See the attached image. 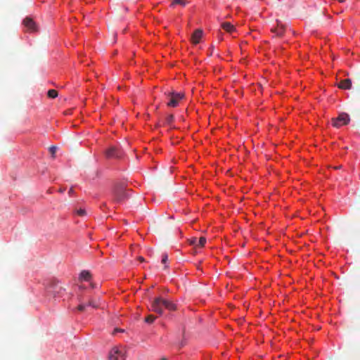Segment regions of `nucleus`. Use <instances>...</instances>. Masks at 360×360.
Masks as SVG:
<instances>
[{
    "instance_id": "obj_23",
    "label": "nucleus",
    "mask_w": 360,
    "mask_h": 360,
    "mask_svg": "<svg viewBox=\"0 0 360 360\" xmlns=\"http://www.w3.org/2000/svg\"><path fill=\"white\" fill-rule=\"evenodd\" d=\"M56 150H57V148H56V146H51V147L49 148V151H50V153H51L53 155L56 153Z\"/></svg>"
},
{
    "instance_id": "obj_6",
    "label": "nucleus",
    "mask_w": 360,
    "mask_h": 360,
    "mask_svg": "<svg viewBox=\"0 0 360 360\" xmlns=\"http://www.w3.org/2000/svg\"><path fill=\"white\" fill-rule=\"evenodd\" d=\"M184 93L172 92L169 94V101L167 105L169 107H176L179 102L184 98Z\"/></svg>"
},
{
    "instance_id": "obj_10",
    "label": "nucleus",
    "mask_w": 360,
    "mask_h": 360,
    "mask_svg": "<svg viewBox=\"0 0 360 360\" xmlns=\"http://www.w3.org/2000/svg\"><path fill=\"white\" fill-rule=\"evenodd\" d=\"M202 36V31L201 30H196L191 37V41L193 44H196L200 42V40Z\"/></svg>"
},
{
    "instance_id": "obj_20",
    "label": "nucleus",
    "mask_w": 360,
    "mask_h": 360,
    "mask_svg": "<svg viewBox=\"0 0 360 360\" xmlns=\"http://www.w3.org/2000/svg\"><path fill=\"white\" fill-rule=\"evenodd\" d=\"M155 319L156 317L155 316L148 315L147 317H146L145 322L148 323H152L155 320Z\"/></svg>"
},
{
    "instance_id": "obj_2",
    "label": "nucleus",
    "mask_w": 360,
    "mask_h": 360,
    "mask_svg": "<svg viewBox=\"0 0 360 360\" xmlns=\"http://www.w3.org/2000/svg\"><path fill=\"white\" fill-rule=\"evenodd\" d=\"M113 195L115 200L117 202H120L129 197L128 193L125 191L124 186L122 184L115 185L113 189Z\"/></svg>"
},
{
    "instance_id": "obj_24",
    "label": "nucleus",
    "mask_w": 360,
    "mask_h": 360,
    "mask_svg": "<svg viewBox=\"0 0 360 360\" xmlns=\"http://www.w3.org/2000/svg\"><path fill=\"white\" fill-rule=\"evenodd\" d=\"M77 213L79 216H84L86 214V211L85 210L79 209L77 210Z\"/></svg>"
},
{
    "instance_id": "obj_15",
    "label": "nucleus",
    "mask_w": 360,
    "mask_h": 360,
    "mask_svg": "<svg viewBox=\"0 0 360 360\" xmlns=\"http://www.w3.org/2000/svg\"><path fill=\"white\" fill-rule=\"evenodd\" d=\"M91 278V274L89 271L84 270L79 274V279L88 281Z\"/></svg>"
},
{
    "instance_id": "obj_14",
    "label": "nucleus",
    "mask_w": 360,
    "mask_h": 360,
    "mask_svg": "<svg viewBox=\"0 0 360 360\" xmlns=\"http://www.w3.org/2000/svg\"><path fill=\"white\" fill-rule=\"evenodd\" d=\"M221 27L226 30V32L229 33H232L235 31V27L233 25H231L230 22H224L221 23Z\"/></svg>"
},
{
    "instance_id": "obj_9",
    "label": "nucleus",
    "mask_w": 360,
    "mask_h": 360,
    "mask_svg": "<svg viewBox=\"0 0 360 360\" xmlns=\"http://www.w3.org/2000/svg\"><path fill=\"white\" fill-rule=\"evenodd\" d=\"M206 243V238L205 237H200L198 239L195 237L191 238L189 240V243L195 247H203Z\"/></svg>"
},
{
    "instance_id": "obj_5",
    "label": "nucleus",
    "mask_w": 360,
    "mask_h": 360,
    "mask_svg": "<svg viewBox=\"0 0 360 360\" xmlns=\"http://www.w3.org/2000/svg\"><path fill=\"white\" fill-rule=\"evenodd\" d=\"M163 299L161 297H157L155 298L151 303L150 309L161 315L163 313Z\"/></svg>"
},
{
    "instance_id": "obj_4",
    "label": "nucleus",
    "mask_w": 360,
    "mask_h": 360,
    "mask_svg": "<svg viewBox=\"0 0 360 360\" xmlns=\"http://www.w3.org/2000/svg\"><path fill=\"white\" fill-rule=\"evenodd\" d=\"M349 122V117L347 113H341L336 118L332 120V124L337 128L346 125Z\"/></svg>"
},
{
    "instance_id": "obj_1",
    "label": "nucleus",
    "mask_w": 360,
    "mask_h": 360,
    "mask_svg": "<svg viewBox=\"0 0 360 360\" xmlns=\"http://www.w3.org/2000/svg\"><path fill=\"white\" fill-rule=\"evenodd\" d=\"M46 290L48 295L53 297H60L65 289L59 284L58 281H51L46 287Z\"/></svg>"
},
{
    "instance_id": "obj_17",
    "label": "nucleus",
    "mask_w": 360,
    "mask_h": 360,
    "mask_svg": "<svg viewBox=\"0 0 360 360\" xmlns=\"http://www.w3.org/2000/svg\"><path fill=\"white\" fill-rule=\"evenodd\" d=\"M188 4V0H172L171 6H174L176 4L181 5V6H185Z\"/></svg>"
},
{
    "instance_id": "obj_7",
    "label": "nucleus",
    "mask_w": 360,
    "mask_h": 360,
    "mask_svg": "<svg viewBox=\"0 0 360 360\" xmlns=\"http://www.w3.org/2000/svg\"><path fill=\"white\" fill-rule=\"evenodd\" d=\"M108 158H120L123 155V152L117 147L111 146L105 152Z\"/></svg>"
},
{
    "instance_id": "obj_16",
    "label": "nucleus",
    "mask_w": 360,
    "mask_h": 360,
    "mask_svg": "<svg viewBox=\"0 0 360 360\" xmlns=\"http://www.w3.org/2000/svg\"><path fill=\"white\" fill-rule=\"evenodd\" d=\"M86 307H91L93 308H98L99 307V303L98 300L95 299H90L88 302H86Z\"/></svg>"
},
{
    "instance_id": "obj_21",
    "label": "nucleus",
    "mask_w": 360,
    "mask_h": 360,
    "mask_svg": "<svg viewBox=\"0 0 360 360\" xmlns=\"http://www.w3.org/2000/svg\"><path fill=\"white\" fill-rule=\"evenodd\" d=\"M174 115H169L165 119V122L167 124L170 125L172 124V122L174 121Z\"/></svg>"
},
{
    "instance_id": "obj_8",
    "label": "nucleus",
    "mask_w": 360,
    "mask_h": 360,
    "mask_svg": "<svg viewBox=\"0 0 360 360\" xmlns=\"http://www.w3.org/2000/svg\"><path fill=\"white\" fill-rule=\"evenodd\" d=\"M23 25L30 32H37V26L35 22L31 18L27 17L23 20Z\"/></svg>"
},
{
    "instance_id": "obj_29",
    "label": "nucleus",
    "mask_w": 360,
    "mask_h": 360,
    "mask_svg": "<svg viewBox=\"0 0 360 360\" xmlns=\"http://www.w3.org/2000/svg\"><path fill=\"white\" fill-rule=\"evenodd\" d=\"M161 360H167V359H165V358H162Z\"/></svg>"
},
{
    "instance_id": "obj_22",
    "label": "nucleus",
    "mask_w": 360,
    "mask_h": 360,
    "mask_svg": "<svg viewBox=\"0 0 360 360\" xmlns=\"http://www.w3.org/2000/svg\"><path fill=\"white\" fill-rule=\"evenodd\" d=\"M168 259V255L167 253H163L162 255V263L165 264Z\"/></svg>"
},
{
    "instance_id": "obj_25",
    "label": "nucleus",
    "mask_w": 360,
    "mask_h": 360,
    "mask_svg": "<svg viewBox=\"0 0 360 360\" xmlns=\"http://www.w3.org/2000/svg\"><path fill=\"white\" fill-rule=\"evenodd\" d=\"M74 193V190H73V188H70L69 191H68V193L70 195H72Z\"/></svg>"
},
{
    "instance_id": "obj_18",
    "label": "nucleus",
    "mask_w": 360,
    "mask_h": 360,
    "mask_svg": "<svg viewBox=\"0 0 360 360\" xmlns=\"http://www.w3.org/2000/svg\"><path fill=\"white\" fill-rule=\"evenodd\" d=\"M78 300L79 302V304L77 307V309L79 311H83L85 310V309L87 307L86 302H84L81 297L78 298Z\"/></svg>"
},
{
    "instance_id": "obj_13",
    "label": "nucleus",
    "mask_w": 360,
    "mask_h": 360,
    "mask_svg": "<svg viewBox=\"0 0 360 360\" xmlns=\"http://www.w3.org/2000/svg\"><path fill=\"white\" fill-rule=\"evenodd\" d=\"M163 304L164 307L169 311H175L177 309L176 305L174 303L167 300L163 299Z\"/></svg>"
},
{
    "instance_id": "obj_3",
    "label": "nucleus",
    "mask_w": 360,
    "mask_h": 360,
    "mask_svg": "<svg viewBox=\"0 0 360 360\" xmlns=\"http://www.w3.org/2000/svg\"><path fill=\"white\" fill-rule=\"evenodd\" d=\"M109 360H125L124 350L122 347H113L108 355Z\"/></svg>"
},
{
    "instance_id": "obj_27",
    "label": "nucleus",
    "mask_w": 360,
    "mask_h": 360,
    "mask_svg": "<svg viewBox=\"0 0 360 360\" xmlns=\"http://www.w3.org/2000/svg\"><path fill=\"white\" fill-rule=\"evenodd\" d=\"M65 188H60L59 189V192L60 193H63L65 191Z\"/></svg>"
},
{
    "instance_id": "obj_26",
    "label": "nucleus",
    "mask_w": 360,
    "mask_h": 360,
    "mask_svg": "<svg viewBox=\"0 0 360 360\" xmlns=\"http://www.w3.org/2000/svg\"><path fill=\"white\" fill-rule=\"evenodd\" d=\"M138 259H139L141 262H145V259H144L143 257H141V256L139 257Z\"/></svg>"
},
{
    "instance_id": "obj_11",
    "label": "nucleus",
    "mask_w": 360,
    "mask_h": 360,
    "mask_svg": "<svg viewBox=\"0 0 360 360\" xmlns=\"http://www.w3.org/2000/svg\"><path fill=\"white\" fill-rule=\"evenodd\" d=\"M271 32L275 34L277 37H281L284 34L285 27L281 24L277 25V27L275 28H271Z\"/></svg>"
},
{
    "instance_id": "obj_28",
    "label": "nucleus",
    "mask_w": 360,
    "mask_h": 360,
    "mask_svg": "<svg viewBox=\"0 0 360 360\" xmlns=\"http://www.w3.org/2000/svg\"><path fill=\"white\" fill-rule=\"evenodd\" d=\"M340 3H343L345 0H338Z\"/></svg>"
},
{
    "instance_id": "obj_19",
    "label": "nucleus",
    "mask_w": 360,
    "mask_h": 360,
    "mask_svg": "<svg viewBox=\"0 0 360 360\" xmlns=\"http://www.w3.org/2000/svg\"><path fill=\"white\" fill-rule=\"evenodd\" d=\"M47 96L51 98H55L58 96V91L55 89H49Z\"/></svg>"
},
{
    "instance_id": "obj_12",
    "label": "nucleus",
    "mask_w": 360,
    "mask_h": 360,
    "mask_svg": "<svg viewBox=\"0 0 360 360\" xmlns=\"http://www.w3.org/2000/svg\"><path fill=\"white\" fill-rule=\"evenodd\" d=\"M338 86L340 89H349L352 87V81L350 79H345L343 80H341L339 84H338Z\"/></svg>"
}]
</instances>
